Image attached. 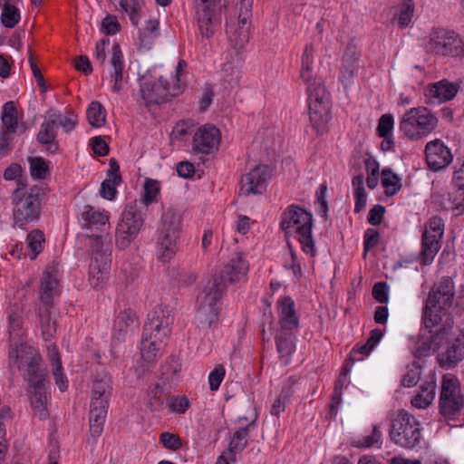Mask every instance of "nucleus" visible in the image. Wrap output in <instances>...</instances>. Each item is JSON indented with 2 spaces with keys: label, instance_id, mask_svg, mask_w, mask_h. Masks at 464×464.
Masks as SVG:
<instances>
[{
  "label": "nucleus",
  "instance_id": "nucleus-1",
  "mask_svg": "<svg viewBox=\"0 0 464 464\" xmlns=\"http://www.w3.org/2000/svg\"><path fill=\"white\" fill-rule=\"evenodd\" d=\"M248 271V264L241 253H236L219 274L208 280L202 292L198 295V304L195 320L198 329L208 331L216 328L219 322L220 308L218 304L227 291V283H235L244 278Z\"/></svg>",
  "mask_w": 464,
  "mask_h": 464
},
{
  "label": "nucleus",
  "instance_id": "nucleus-2",
  "mask_svg": "<svg viewBox=\"0 0 464 464\" xmlns=\"http://www.w3.org/2000/svg\"><path fill=\"white\" fill-rule=\"evenodd\" d=\"M15 364L20 371L26 372V380L32 390L30 400L34 415L41 420H46L49 417L46 373L41 368L40 354L31 347L21 345L15 349Z\"/></svg>",
  "mask_w": 464,
  "mask_h": 464
},
{
  "label": "nucleus",
  "instance_id": "nucleus-3",
  "mask_svg": "<svg viewBox=\"0 0 464 464\" xmlns=\"http://www.w3.org/2000/svg\"><path fill=\"white\" fill-rule=\"evenodd\" d=\"M279 227L285 237L296 235L302 250L312 257L316 256L313 238V214L296 204L287 206L281 214Z\"/></svg>",
  "mask_w": 464,
  "mask_h": 464
},
{
  "label": "nucleus",
  "instance_id": "nucleus-4",
  "mask_svg": "<svg viewBox=\"0 0 464 464\" xmlns=\"http://www.w3.org/2000/svg\"><path fill=\"white\" fill-rule=\"evenodd\" d=\"M56 269L48 266L41 278L40 305L37 314L42 330V335L45 341H51L56 334V323L52 319L54 296L58 295V280Z\"/></svg>",
  "mask_w": 464,
  "mask_h": 464
},
{
  "label": "nucleus",
  "instance_id": "nucleus-5",
  "mask_svg": "<svg viewBox=\"0 0 464 464\" xmlns=\"http://www.w3.org/2000/svg\"><path fill=\"white\" fill-rule=\"evenodd\" d=\"M309 120L316 135H324L329 130L332 120L330 93L322 80H314L307 87Z\"/></svg>",
  "mask_w": 464,
  "mask_h": 464
},
{
  "label": "nucleus",
  "instance_id": "nucleus-6",
  "mask_svg": "<svg viewBox=\"0 0 464 464\" xmlns=\"http://www.w3.org/2000/svg\"><path fill=\"white\" fill-rule=\"evenodd\" d=\"M147 211V207L137 200L126 204L115 231L117 247L125 249L136 238L144 225Z\"/></svg>",
  "mask_w": 464,
  "mask_h": 464
},
{
  "label": "nucleus",
  "instance_id": "nucleus-7",
  "mask_svg": "<svg viewBox=\"0 0 464 464\" xmlns=\"http://www.w3.org/2000/svg\"><path fill=\"white\" fill-rule=\"evenodd\" d=\"M389 438L395 445L412 450L421 440L420 422L407 411L399 410L391 420Z\"/></svg>",
  "mask_w": 464,
  "mask_h": 464
},
{
  "label": "nucleus",
  "instance_id": "nucleus-8",
  "mask_svg": "<svg viewBox=\"0 0 464 464\" xmlns=\"http://www.w3.org/2000/svg\"><path fill=\"white\" fill-rule=\"evenodd\" d=\"M20 192V190H14L11 196L14 204L13 216L14 226L24 228L26 225L40 218L42 188L38 186H33L24 197H21Z\"/></svg>",
  "mask_w": 464,
  "mask_h": 464
},
{
  "label": "nucleus",
  "instance_id": "nucleus-9",
  "mask_svg": "<svg viewBox=\"0 0 464 464\" xmlns=\"http://www.w3.org/2000/svg\"><path fill=\"white\" fill-rule=\"evenodd\" d=\"M454 304V282L451 277H443L437 286V337L448 335L453 328Z\"/></svg>",
  "mask_w": 464,
  "mask_h": 464
},
{
  "label": "nucleus",
  "instance_id": "nucleus-10",
  "mask_svg": "<svg viewBox=\"0 0 464 464\" xmlns=\"http://www.w3.org/2000/svg\"><path fill=\"white\" fill-rule=\"evenodd\" d=\"M435 285L428 294L425 305L422 309V322L417 340V346L413 352L416 358H422L430 355L432 345L435 341Z\"/></svg>",
  "mask_w": 464,
  "mask_h": 464
},
{
  "label": "nucleus",
  "instance_id": "nucleus-11",
  "mask_svg": "<svg viewBox=\"0 0 464 464\" xmlns=\"http://www.w3.org/2000/svg\"><path fill=\"white\" fill-rule=\"evenodd\" d=\"M464 404L460 382L452 373H446L441 378L439 400L440 413L448 420H453Z\"/></svg>",
  "mask_w": 464,
  "mask_h": 464
},
{
  "label": "nucleus",
  "instance_id": "nucleus-12",
  "mask_svg": "<svg viewBox=\"0 0 464 464\" xmlns=\"http://www.w3.org/2000/svg\"><path fill=\"white\" fill-rule=\"evenodd\" d=\"M92 257L89 266V282L95 290L103 287L111 268V254L103 249L102 237L92 235Z\"/></svg>",
  "mask_w": 464,
  "mask_h": 464
},
{
  "label": "nucleus",
  "instance_id": "nucleus-13",
  "mask_svg": "<svg viewBox=\"0 0 464 464\" xmlns=\"http://www.w3.org/2000/svg\"><path fill=\"white\" fill-rule=\"evenodd\" d=\"M252 6L253 0H241L237 22L233 17L227 19L226 32L231 46L236 50L242 49L249 41Z\"/></svg>",
  "mask_w": 464,
  "mask_h": 464
},
{
  "label": "nucleus",
  "instance_id": "nucleus-14",
  "mask_svg": "<svg viewBox=\"0 0 464 464\" xmlns=\"http://www.w3.org/2000/svg\"><path fill=\"white\" fill-rule=\"evenodd\" d=\"M464 360V332L437 345V364L444 370L456 368Z\"/></svg>",
  "mask_w": 464,
  "mask_h": 464
},
{
  "label": "nucleus",
  "instance_id": "nucleus-15",
  "mask_svg": "<svg viewBox=\"0 0 464 464\" xmlns=\"http://www.w3.org/2000/svg\"><path fill=\"white\" fill-rule=\"evenodd\" d=\"M140 92L145 106L150 109L151 106L163 104L170 100L174 94L169 93V85L162 76L159 81H144L140 83Z\"/></svg>",
  "mask_w": 464,
  "mask_h": 464
},
{
  "label": "nucleus",
  "instance_id": "nucleus-16",
  "mask_svg": "<svg viewBox=\"0 0 464 464\" xmlns=\"http://www.w3.org/2000/svg\"><path fill=\"white\" fill-rule=\"evenodd\" d=\"M437 55L463 58L464 39L454 30L437 29Z\"/></svg>",
  "mask_w": 464,
  "mask_h": 464
},
{
  "label": "nucleus",
  "instance_id": "nucleus-17",
  "mask_svg": "<svg viewBox=\"0 0 464 464\" xmlns=\"http://www.w3.org/2000/svg\"><path fill=\"white\" fill-rule=\"evenodd\" d=\"M214 1L193 0L198 31L203 37L208 39L212 37L215 27L220 23V16H217L215 13Z\"/></svg>",
  "mask_w": 464,
  "mask_h": 464
},
{
  "label": "nucleus",
  "instance_id": "nucleus-18",
  "mask_svg": "<svg viewBox=\"0 0 464 464\" xmlns=\"http://www.w3.org/2000/svg\"><path fill=\"white\" fill-rule=\"evenodd\" d=\"M220 130L214 125L205 124L195 132L192 140V150L197 153L209 154L219 145Z\"/></svg>",
  "mask_w": 464,
  "mask_h": 464
},
{
  "label": "nucleus",
  "instance_id": "nucleus-19",
  "mask_svg": "<svg viewBox=\"0 0 464 464\" xmlns=\"http://www.w3.org/2000/svg\"><path fill=\"white\" fill-rule=\"evenodd\" d=\"M269 177L270 171L268 166H256L241 178V192L246 196L249 194H262L266 189Z\"/></svg>",
  "mask_w": 464,
  "mask_h": 464
},
{
  "label": "nucleus",
  "instance_id": "nucleus-20",
  "mask_svg": "<svg viewBox=\"0 0 464 464\" xmlns=\"http://www.w3.org/2000/svg\"><path fill=\"white\" fill-rule=\"evenodd\" d=\"M179 237V233L158 228L156 248L159 260L169 262L176 255Z\"/></svg>",
  "mask_w": 464,
  "mask_h": 464
},
{
  "label": "nucleus",
  "instance_id": "nucleus-21",
  "mask_svg": "<svg viewBox=\"0 0 464 464\" xmlns=\"http://www.w3.org/2000/svg\"><path fill=\"white\" fill-rule=\"evenodd\" d=\"M53 116H49L42 122L40 130L36 135V140L39 144L45 147V150L54 154L59 150V142L57 140V128L55 126Z\"/></svg>",
  "mask_w": 464,
  "mask_h": 464
},
{
  "label": "nucleus",
  "instance_id": "nucleus-22",
  "mask_svg": "<svg viewBox=\"0 0 464 464\" xmlns=\"http://www.w3.org/2000/svg\"><path fill=\"white\" fill-rule=\"evenodd\" d=\"M122 182L120 172V164L114 158L109 160V169L107 170V179L101 184L100 194L108 200H112L117 193L116 187Z\"/></svg>",
  "mask_w": 464,
  "mask_h": 464
},
{
  "label": "nucleus",
  "instance_id": "nucleus-23",
  "mask_svg": "<svg viewBox=\"0 0 464 464\" xmlns=\"http://www.w3.org/2000/svg\"><path fill=\"white\" fill-rule=\"evenodd\" d=\"M140 325L139 318L130 308L121 311L113 322V332L117 339L121 340L129 332L136 330Z\"/></svg>",
  "mask_w": 464,
  "mask_h": 464
},
{
  "label": "nucleus",
  "instance_id": "nucleus-24",
  "mask_svg": "<svg viewBox=\"0 0 464 464\" xmlns=\"http://www.w3.org/2000/svg\"><path fill=\"white\" fill-rule=\"evenodd\" d=\"M295 336L291 331H278L275 336L276 352L282 364L288 365L295 350Z\"/></svg>",
  "mask_w": 464,
  "mask_h": 464
},
{
  "label": "nucleus",
  "instance_id": "nucleus-25",
  "mask_svg": "<svg viewBox=\"0 0 464 464\" xmlns=\"http://www.w3.org/2000/svg\"><path fill=\"white\" fill-rule=\"evenodd\" d=\"M109 403L106 401H92L90 410V432L92 437H99L104 426Z\"/></svg>",
  "mask_w": 464,
  "mask_h": 464
},
{
  "label": "nucleus",
  "instance_id": "nucleus-26",
  "mask_svg": "<svg viewBox=\"0 0 464 464\" xmlns=\"http://www.w3.org/2000/svg\"><path fill=\"white\" fill-rule=\"evenodd\" d=\"M167 343L146 336L142 334L140 340V354L147 362H154L161 357Z\"/></svg>",
  "mask_w": 464,
  "mask_h": 464
},
{
  "label": "nucleus",
  "instance_id": "nucleus-27",
  "mask_svg": "<svg viewBox=\"0 0 464 464\" xmlns=\"http://www.w3.org/2000/svg\"><path fill=\"white\" fill-rule=\"evenodd\" d=\"M435 217H430L425 224V229L421 237V259L423 265H430L432 263L434 255L432 246L435 243Z\"/></svg>",
  "mask_w": 464,
  "mask_h": 464
},
{
  "label": "nucleus",
  "instance_id": "nucleus-28",
  "mask_svg": "<svg viewBox=\"0 0 464 464\" xmlns=\"http://www.w3.org/2000/svg\"><path fill=\"white\" fill-rule=\"evenodd\" d=\"M1 119L4 124V129L2 130L12 134H14L17 130L21 134L25 131L26 128L24 124H18L17 109L14 102L9 101L4 104Z\"/></svg>",
  "mask_w": 464,
  "mask_h": 464
},
{
  "label": "nucleus",
  "instance_id": "nucleus-29",
  "mask_svg": "<svg viewBox=\"0 0 464 464\" xmlns=\"http://www.w3.org/2000/svg\"><path fill=\"white\" fill-rule=\"evenodd\" d=\"M9 326H10V337H11V343L10 347L11 350L9 352V358L14 359V362L15 363V349L17 347H20L21 345H26L25 343H24L21 340V331L23 328V318L22 315L18 312H13L9 314ZM32 349H34L32 346H29Z\"/></svg>",
  "mask_w": 464,
  "mask_h": 464
},
{
  "label": "nucleus",
  "instance_id": "nucleus-30",
  "mask_svg": "<svg viewBox=\"0 0 464 464\" xmlns=\"http://www.w3.org/2000/svg\"><path fill=\"white\" fill-rule=\"evenodd\" d=\"M111 65L113 68L111 77L114 81L111 89L113 92H118L122 89L121 82L123 79L124 62L122 52L117 43H114L111 48Z\"/></svg>",
  "mask_w": 464,
  "mask_h": 464
},
{
  "label": "nucleus",
  "instance_id": "nucleus-31",
  "mask_svg": "<svg viewBox=\"0 0 464 464\" xmlns=\"http://www.w3.org/2000/svg\"><path fill=\"white\" fill-rule=\"evenodd\" d=\"M148 320L155 321L156 324L161 326V334H171V325L174 322V315L168 306L157 305L148 314Z\"/></svg>",
  "mask_w": 464,
  "mask_h": 464
},
{
  "label": "nucleus",
  "instance_id": "nucleus-32",
  "mask_svg": "<svg viewBox=\"0 0 464 464\" xmlns=\"http://www.w3.org/2000/svg\"><path fill=\"white\" fill-rule=\"evenodd\" d=\"M256 426V420H252L246 426L238 429L233 434L229 442V456L233 461H236V452L242 451L247 447L248 432Z\"/></svg>",
  "mask_w": 464,
  "mask_h": 464
},
{
  "label": "nucleus",
  "instance_id": "nucleus-33",
  "mask_svg": "<svg viewBox=\"0 0 464 464\" xmlns=\"http://www.w3.org/2000/svg\"><path fill=\"white\" fill-rule=\"evenodd\" d=\"M159 228L173 231L181 234L182 231V216L173 208H169L163 212Z\"/></svg>",
  "mask_w": 464,
  "mask_h": 464
},
{
  "label": "nucleus",
  "instance_id": "nucleus-34",
  "mask_svg": "<svg viewBox=\"0 0 464 464\" xmlns=\"http://www.w3.org/2000/svg\"><path fill=\"white\" fill-rule=\"evenodd\" d=\"M459 199L458 202L451 201L450 197H447L445 194H437V210L451 208L457 211V215H460L464 212V186L459 187L455 200Z\"/></svg>",
  "mask_w": 464,
  "mask_h": 464
},
{
  "label": "nucleus",
  "instance_id": "nucleus-35",
  "mask_svg": "<svg viewBox=\"0 0 464 464\" xmlns=\"http://www.w3.org/2000/svg\"><path fill=\"white\" fill-rule=\"evenodd\" d=\"M382 185L385 188L384 194L388 197L396 195L401 189V178L390 168L382 169Z\"/></svg>",
  "mask_w": 464,
  "mask_h": 464
},
{
  "label": "nucleus",
  "instance_id": "nucleus-36",
  "mask_svg": "<svg viewBox=\"0 0 464 464\" xmlns=\"http://www.w3.org/2000/svg\"><path fill=\"white\" fill-rule=\"evenodd\" d=\"M460 90V83L442 79L437 82V103L453 100Z\"/></svg>",
  "mask_w": 464,
  "mask_h": 464
},
{
  "label": "nucleus",
  "instance_id": "nucleus-37",
  "mask_svg": "<svg viewBox=\"0 0 464 464\" xmlns=\"http://www.w3.org/2000/svg\"><path fill=\"white\" fill-rule=\"evenodd\" d=\"M49 356L55 384L58 386L61 392H64L68 388V380L63 372V365L60 353L54 348L53 351L49 352Z\"/></svg>",
  "mask_w": 464,
  "mask_h": 464
},
{
  "label": "nucleus",
  "instance_id": "nucleus-38",
  "mask_svg": "<svg viewBox=\"0 0 464 464\" xmlns=\"http://www.w3.org/2000/svg\"><path fill=\"white\" fill-rule=\"evenodd\" d=\"M430 382L428 383L429 388L421 386L420 392L416 394L412 400L411 404L418 409H424L431 404L435 396V381L433 380V373L430 372Z\"/></svg>",
  "mask_w": 464,
  "mask_h": 464
},
{
  "label": "nucleus",
  "instance_id": "nucleus-39",
  "mask_svg": "<svg viewBox=\"0 0 464 464\" xmlns=\"http://www.w3.org/2000/svg\"><path fill=\"white\" fill-rule=\"evenodd\" d=\"M418 111L416 110H409L402 116L400 121V130L410 139H418L420 138V133L419 130V126H417V121L415 120V115H417Z\"/></svg>",
  "mask_w": 464,
  "mask_h": 464
},
{
  "label": "nucleus",
  "instance_id": "nucleus-40",
  "mask_svg": "<svg viewBox=\"0 0 464 464\" xmlns=\"http://www.w3.org/2000/svg\"><path fill=\"white\" fill-rule=\"evenodd\" d=\"M314 48L313 44H306L304 53L301 57V72L300 77L307 83H313L314 80L312 77V67L314 63Z\"/></svg>",
  "mask_w": 464,
  "mask_h": 464
},
{
  "label": "nucleus",
  "instance_id": "nucleus-41",
  "mask_svg": "<svg viewBox=\"0 0 464 464\" xmlns=\"http://www.w3.org/2000/svg\"><path fill=\"white\" fill-rule=\"evenodd\" d=\"M81 218L84 221V227L90 228L91 225H105L109 217L105 212L95 209L90 205L83 207L81 211Z\"/></svg>",
  "mask_w": 464,
  "mask_h": 464
},
{
  "label": "nucleus",
  "instance_id": "nucleus-42",
  "mask_svg": "<svg viewBox=\"0 0 464 464\" xmlns=\"http://www.w3.org/2000/svg\"><path fill=\"white\" fill-rule=\"evenodd\" d=\"M411 110H416L418 112L415 115L417 126H419V132L420 136H425L433 130L434 116L431 111L425 107L411 108Z\"/></svg>",
  "mask_w": 464,
  "mask_h": 464
},
{
  "label": "nucleus",
  "instance_id": "nucleus-43",
  "mask_svg": "<svg viewBox=\"0 0 464 464\" xmlns=\"http://www.w3.org/2000/svg\"><path fill=\"white\" fill-rule=\"evenodd\" d=\"M45 237L42 230L34 229L27 234L26 243L30 250V258L35 259L37 256L44 250Z\"/></svg>",
  "mask_w": 464,
  "mask_h": 464
},
{
  "label": "nucleus",
  "instance_id": "nucleus-44",
  "mask_svg": "<svg viewBox=\"0 0 464 464\" xmlns=\"http://www.w3.org/2000/svg\"><path fill=\"white\" fill-rule=\"evenodd\" d=\"M87 120L94 128H100L105 124L106 111L100 102H92L86 111Z\"/></svg>",
  "mask_w": 464,
  "mask_h": 464
},
{
  "label": "nucleus",
  "instance_id": "nucleus-45",
  "mask_svg": "<svg viewBox=\"0 0 464 464\" xmlns=\"http://www.w3.org/2000/svg\"><path fill=\"white\" fill-rule=\"evenodd\" d=\"M1 23L6 28H14L20 21V11L12 3H1Z\"/></svg>",
  "mask_w": 464,
  "mask_h": 464
},
{
  "label": "nucleus",
  "instance_id": "nucleus-46",
  "mask_svg": "<svg viewBox=\"0 0 464 464\" xmlns=\"http://www.w3.org/2000/svg\"><path fill=\"white\" fill-rule=\"evenodd\" d=\"M111 393V380L108 376L104 375L102 378H96L92 383V401H106Z\"/></svg>",
  "mask_w": 464,
  "mask_h": 464
},
{
  "label": "nucleus",
  "instance_id": "nucleus-47",
  "mask_svg": "<svg viewBox=\"0 0 464 464\" xmlns=\"http://www.w3.org/2000/svg\"><path fill=\"white\" fill-rule=\"evenodd\" d=\"M415 5L412 0H403L398 6V19L399 27L404 29L410 25L414 14Z\"/></svg>",
  "mask_w": 464,
  "mask_h": 464
},
{
  "label": "nucleus",
  "instance_id": "nucleus-48",
  "mask_svg": "<svg viewBox=\"0 0 464 464\" xmlns=\"http://www.w3.org/2000/svg\"><path fill=\"white\" fill-rule=\"evenodd\" d=\"M49 116H53L55 126L58 129L62 127L65 132L72 131L77 125V115L73 111H68L66 116H63L60 112L49 111Z\"/></svg>",
  "mask_w": 464,
  "mask_h": 464
},
{
  "label": "nucleus",
  "instance_id": "nucleus-49",
  "mask_svg": "<svg viewBox=\"0 0 464 464\" xmlns=\"http://www.w3.org/2000/svg\"><path fill=\"white\" fill-rule=\"evenodd\" d=\"M30 174L34 179H44L49 171L45 160L42 157H31L28 159Z\"/></svg>",
  "mask_w": 464,
  "mask_h": 464
},
{
  "label": "nucleus",
  "instance_id": "nucleus-50",
  "mask_svg": "<svg viewBox=\"0 0 464 464\" xmlns=\"http://www.w3.org/2000/svg\"><path fill=\"white\" fill-rule=\"evenodd\" d=\"M166 405L171 412L184 414L190 408L191 402L186 395L169 396Z\"/></svg>",
  "mask_w": 464,
  "mask_h": 464
},
{
  "label": "nucleus",
  "instance_id": "nucleus-51",
  "mask_svg": "<svg viewBox=\"0 0 464 464\" xmlns=\"http://www.w3.org/2000/svg\"><path fill=\"white\" fill-rule=\"evenodd\" d=\"M121 8L126 12L134 26L139 24L140 19V5L139 0H120Z\"/></svg>",
  "mask_w": 464,
  "mask_h": 464
},
{
  "label": "nucleus",
  "instance_id": "nucleus-52",
  "mask_svg": "<svg viewBox=\"0 0 464 464\" xmlns=\"http://www.w3.org/2000/svg\"><path fill=\"white\" fill-rule=\"evenodd\" d=\"M453 160L450 148L437 139V171L445 169Z\"/></svg>",
  "mask_w": 464,
  "mask_h": 464
},
{
  "label": "nucleus",
  "instance_id": "nucleus-53",
  "mask_svg": "<svg viewBox=\"0 0 464 464\" xmlns=\"http://www.w3.org/2000/svg\"><path fill=\"white\" fill-rule=\"evenodd\" d=\"M160 188V182L158 180L147 179L144 184V196L137 203H143L148 208L150 204L156 201Z\"/></svg>",
  "mask_w": 464,
  "mask_h": 464
},
{
  "label": "nucleus",
  "instance_id": "nucleus-54",
  "mask_svg": "<svg viewBox=\"0 0 464 464\" xmlns=\"http://www.w3.org/2000/svg\"><path fill=\"white\" fill-rule=\"evenodd\" d=\"M293 391L290 387H283L279 396L272 405L271 414L274 416H278L281 412H283L285 408V403L290 400Z\"/></svg>",
  "mask_w": 464,
  "mask_h": 464
},
{
  "label": "nucleus",
  "instance_id": "nucleus-55",
  "mask_svg": "<svg viewBox=\"0 0 464 464\" xmlns=\"http://www.w3.org/2000/svg\"><path fill=\"white\" fill-rule=\"evenodd\" d=\"M355 358L353 356H348L344 363L342 366L341 372L338 376V379L335 381L334 389L343 391L344 386L349 384V381L347 380V376L351 372L353 365L354 364Z\"/></svg>",
  "mask_w": 464,
  "mask_h": 464
},
{
  "label": "nucleus",
  "instance_id": "nucleus-56",
  "mask_svg": "<svg viewBox=\"0 0 464 464\" xmlns=\"http://www.w3.org/2000/svg\"><path fill=\"white\" fill-rule=\"evenodd\" d=\"M394 125V119L392 114H383L381 116L378 121L376 129V134L378 137H386L387 135H392V130Z\"/></svg>",
  "mask_w": 464,
  "mask_h": 464
},
{
  "label": "nucleus",
  "instance_id": "nucleus-57",
  "mask_svg": "<svg viewBox=\"0 0 464 464\" xmlns=\"http://www.w3.org/2000/svg\"><path fill=\"white\" fill-rule=\"evenodd\" d=\"M160 442L167 450H178L182 447V440L178 434L162 432L160 435Z\"/></svg>",
  "mask_w": 464,
  "mask_h": 464
},
{
  "label": "nucleus",
  "instance_id": "nucleus-58",
  "mask_svg": "<svg viewBox=\"0 0 464 464\" xmlns=\"http://www.w3.org/2000/svg\"><path fill=\"white\" fill-rule=\"evenodd\" d=\"M161 326L155 324V321L150 322L147 321L143 325L142 334L149 337L156 338L157 340H161L167 343V340L170 336L171 334H161Z\"/></svg>",
  "mask_w": 464,
  "mask_h": 464
},
{
  "label": "nucleus",
  "instance_id": "nucleus-59",
  "mask_svg": "<svg viewBox=\"0 0 464 464\" xmlns=\"http://www.w3.org/2000/svg\"><path fill=\"white\" fill-rule=\"evenodd\" d=\"M382 437V432L381 430V427L379 425H374L372 427V433L360 439L357 442V446L362 448H370L381 442Z\"/></svg>",
  "mask_w": 464,
  "mask_h": 464
},
{
  "label": "nucleus",
  "instance_id": "nucleus-60",
  "mask_svg": "<svg viewBox=\"0 0 464 464\" xmlns=\"http://www.w3.org/2000/svg\"><path fill=\"white\" fill-rule=\"evenodd\" d=\"M380 233L375 228H367L363 235V256L379 244Z\"/></svg>",
  "mask_w": 464,
  "mask_h": 464
},
{
  "label": "nucleus",
  "instance_id": "nucleus-61",
  "mask_svg": "<svg viewBox=\"0 0 464 464\" xmlns=\"http://www.w3.org/2000/svg\"><path fill=\"white\" fill-rule=\"evenodd\" d=\"M226 374L225 367L222 364H218L215 369L210 372L208 375L209 389L212 392L218 390Z\"/></svg>",
  "mask_w": 464,
  "mask_h": 464
},
{
  "label": "nucleus",
  "instance_id": "nucleus-62",
  "mask_svg": "<svg viewBox=\"0 0 464 464\" xmlns=\"http://www.w3.org/2000/svg\"><path fill=\"white\" fill-rule=\"evenodd\" d=\"M280 330L279 331H291L297 330L299 326V319L296 313L280 315L279 319Z\"/></svg>",
  "mask_w": 464,
  "mask_h": 464
},
{
  "label": "nucleus",
  "instance_id": "nucleus-63",
  "mask_svg": "<svg viewBox=\"0 0 464 464\" xmlns=\"http://www.w3.org/2000/svg\"><path fill=\"white\" fill-rule=\"evenodd\" d=\"M389 286L386 282L376 283L372 291V297L381 304H387L389 300Z\"/></svg>",
  "mask_w": 464,
  "mask_h": 464
},
{
  "label": "nucleus",
  "instance_id": "nucleus-64",
  "mask_svg": "<svg viewBox=\"0 0 464 464\" xmlns=\"http://www.w3.org/2000/svg\"><path fill=\"white\" fill-rule=\"evenodd\" d=\"M121 30L117 17L112 14L106 15L102 22V31L107 35L117 34Z\"/></svg>",
  "mask_w": 464,
  "mask_h": 464
}]
</instances>
